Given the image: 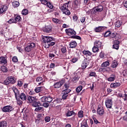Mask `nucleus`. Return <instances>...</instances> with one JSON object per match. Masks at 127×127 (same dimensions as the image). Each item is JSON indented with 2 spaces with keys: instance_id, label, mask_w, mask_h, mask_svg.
Returning a JSON list of instances; mask_svg holds the SVG:
<instances>
[{
  "instance_id": "obj_1",
  "label": "nucleus",
  "mask_w": 127,
  "mask_h": 127,
  "mask_svg": "<svg viewBox=\"0 0 127 127\" xmlns=\"http://www.w3.org/2000/svg\"><path fill=\"white\" fill-rule=\"evenodd\" d=\"M42 40L43 41V46H44L45 48H49L50 46L55 45V42H52L55 41V38L53 37L43 36Z\"/></svg>"
},
{
  "instance_id": "obj_2",
  "label": "nucleus",
  "mask_w": 127,
  "mask_h": 127,
  "mask_svg": "<svg viewBox=\"0 0 127 127\" xmlns=\"http://www.w3.org/2000/svg\"><path fill=\"white\" fill-rule=\"evenodd\" d=\"M65 32L68 36H70L72 39H78V40H81V38L80 36L76 35L77 33L74 30V29L68 28L65 29Z\"/></svg>"
},
{
  "instance_id": "obj_3",
  "label": "nucleus",
  "mask_w": 127,
  "mask_h": 127,
  "mask_svg": "<svg viewBox=\"0 0 127 127\" xmlns=\"http://www.w3.org/2000/svg\"><path fill=\"white\" fill-rule=\"evenodd\" d=\"M71 2V1H68L67 2H66L63 4H61L60 6V9L62 10L63 13L66 14V15H70L71 12L69 10V3Z\"/></svg>"
},
{
  "instance_id": "obj_4",
  "label": "nucleus",
  "mask_w": 127,
  "mask_h": 127,
  "mask_svg": "<svg viewBox=\"0 0 127 127\" xmlns=\"http://www.w3.org/2000/svg\"><path fill=\"white\" fill-rule=\"evenodd\" d=\"M16 79L12 76H8L3 83L4 85H9V84H15Z\"/></svg>"
},
{
  "instance_id": "obj_5",
  "label": "nucleus",
  "mask_w": 127,
  "mask_h": 127,
  "mask_svg": "<svg viewBox=\"0 0 127 127\" xmlns=\"http://www.w3.org/2000/svg\"><path fill=\"white\" fill-rule=\"evenodd\" d=\"M35 47V43H31L30 44H28L27 46L24 48V50L25 52L29 53Z\"/></svg>"
},
{
  "instance_id": "obj_6",
  "label": "nucleus",
  "mask_w": 127,
  "mask_h": 127,
  "mask_svg": "<svg viewBox=\"0 0 127 127\" xmlns=\"http://www.w3.org/2000/svg\"><path fill=\"white\" fill-rule=\"evenodd\" d=\"M66 80L65 79H62L58 82H56L54 84V87L55 89H59V88H61L62 86L65 83Z\"/></svg>"
},
{
  "instance_id": "obj_7",
  "label": "nucleus",
  "mask_w": 127,
  "mask_h": 127,
  "mask_svg": "<svg viewBox=\"0 0 127 127\" xmlns=\"http://www.w3.org/2000/svg\"><path fill=\"white\" fill-rule=\"evenodd\" d=\"M14 110V108L10 105L4 106L2 108L3 113H11V112L13 111Z\"/></svg>"
},
{
  "instance_id": "obj_8",
  "label": "nucleus",
  "mask_w": 127,
  "mask_h": 127,
  "mask_svg": "<svg viewBox=\"0 0 127 127\" xmlns=\"http://www.w3.org/2000/svg\"><path fill=\"white\" fill-rule=\"evenodd\" d=\"M41 101L42 103L47 102V103H51L52 101H53V98L51 96H43L41 98Z\"/></svg>"
},
{
  "instance_id": "obj_9",
  "label": "nucleus",
  "mask_w": 127,
  "mask_h": 127,
  "mask_svg": "<svg viewBox=\"0 0 127 127\" xmlns=\"http://www.w3.org/2000/svg\"><path fill=\"white\" fill-rule=\"evenodd\" d=\"M82 53L84 55L85 59H87V60H90L91 61V58H92V55L93 54L91 52L84 50L82 52Z\"/></svg>"
},
{
  "instance_id": "obj_10",
  "label": "nucleus",
  "mask_w": 127,
  "mask_h": 127,
  "mask_svg": "<svg viewBox=\"0 0 127 127\" xmlns=\"http://www.w3.org/2000/svg\"><path fill=\"white\" fill-rule=\"evenodd\" d=\"M90 62H91L90 60L84 59L82 62L81 64V68L82 70H84L89 66V64H90Z\"/></svg>"
},
{
  "instance_id": "obj_11",
  "label": "nucleus",
  "mask_w": 127,
  "mask_h": 127,
  "mask_svg": "<svg viewBox=\"0 0 127 127\" xmlns=\"http://www.w3.org/2000/svg\"><path fill=\"white\" fill-rule=\"evenodd\" d=\"M71 92V89H64L62 92V99L63 100H66L68 98V94Z\"/></svg>"
},
{
  "instance_id": "obj_12",
  "label": "nucleus",
  "mask_w": 127,
  "mask_h": 127,
  "mask_svg": "<svg viewBox=\"0 0 127 127\" xmlns=\"http://www.w3.org/2000/svg\"><path fill=\"white\" fill-rule=\"evenodd\" d=\"M62 99H60V98H57L56 99L54 100V101L53 102H52L50 106L52 108H54L55 107H58V104H60V103H61V101Z\"/></svg>"
},
{
  "instance_id": "obj_13",
  "label": "nucleus",
  "mask_w": 127,
  "mask_h": 127,
  "mask_svg": "<svg viewBox=\"0 0 127 127\" xmlns=\"http://www.w3.org/2000/svg\"><path fill=\"white\" fill-rule=\"evenodd\" d=\"M0 64L5 66L7 65V58L6 57L2 56L0 57Z\"/></svg>"
},
{
  "instance_id": "obj_14",
  "label": "nucleus",
  "mask_w": 127,
  "mask_h": 127,
  "mask_svg": "<svg viewBox=\"0 0 127 127\" xmlns=\"http://www.w3.org/2000/svg\"><path fill=\"white\" fill-rule=\"evenodd\" d=\"M105 105L106 108H108V109H112V107H113V100L107 98L105 101Z\"/></svg>"
},
{
  "instance_id": "obj_15",
  "label": "nucleus",
  "mask_w": 127,
  "mask_h": 127,
  "mask_svg": "<svg viewBox=\"0 0 127 127\" xmlns=\"http://www.w3.org/2000/svg\"><path fill=\"white\" fill-rule=\"evenodd\" d=\"M97 114L99 116H103L105 113V110H104V108L101 105H98L97 110Z\"/></svg>"
},
{
  "instance_id": "obj_16",
  "label": "nucleus",
  "mask_w": 127,
  "mask_h": 127,
  "mask_svg": "<svg viewBox=\"0 0 127 127\" xmlns=\"http://www.w3.org/2000/svg\"><path fill=\"white\" fill-rule=\"evenodd\" d=\"M43 31L46 33H50V32L52 31V27L50 25L45 26V27L43 28Z\"/></svg>"
},
{
  "instance_id": "obj_17",
  "label": "nucleus",
  "mask_w": 127,
  "mask_h": 127,
  "mask_svg": "<svg viewBox=\"0 0 127 127\" xmlns=\"http://www.w3.org/2000/svg\"><path fill=\"white\" fill-rule=\"evenodd\" d=\"M104 10V7L103 5H99L94 8V11L95 13L96 12H101Z\"/></svg>"
},
{
  "instance_id": "obj_18",
  "label": "nucleus",
  "mask_w": 127,
  "mask_h": 127,
  "mask_svg": "<svg viewBox=\"0 0 127 127\" xmlns=\"http://www.w3.org/2000/svg\"><path fill=\"white\" fill-rule=\"evenodd\" d=\"M113 48V49H116V50H119V48H120V42L119 41L115 40L114 41Z\"/></svg>"
},
{
  "instance_id": "obj_19",
  "label": "nucleus",
  "mask_w": 127,
  "mask_h": 127,
  "mask_svg": "<svg viewBox=\"0 0 127 127\" xmlns=\"http://www.w3.org/2000/svg\"><path fill=\"white\" fill-rule=\"evenodd\" d=\"M27 98V100L30 104H32V103L35 102V101H37L36 97H33L30 95H28Z\"/></svg>"
},
{
  "instance_id": "obj_20",
  "label": "nucleus",
  "mask_w": 127,
  "mask_h": 127,
  "mask_svg": "<svg viewBox=\"0 0 127 127\" xmlns=\"http://www.w3.org/2000/svg\"><path fill=\"white\" fill-rule=\"evenodd\" d=\"M77 44L76 41H71L68 44L69 48H76V47H77Z\"/></svg>"
},
{
  "instance_id": "obj_21",
  "label": "nucleus",
  "mask_w": 127,
  "mask_h": 127,
  "mask_svg": "<svg viewBox=\"0 0 127 127\" xmlns=\"http://www.w3.org/2000/svg\"><path fill=\"white\" fill-rule=\"evenodd\" d=\"M94 46L100 48V49H103V46L102 45V42L100 40H96L94 42Z\"/></svg>"
},
{
  "instance_id": "obj_22",
  "label": "nucleus",
  "mask_w": 127,
  "mask_h": 127,
  "mask_svg": "<svg viewBox=\"0 0 127 127\" xmlns=\"http://www.w3.org/2000/svg\"><path fill=\"white\" fill-rule=\"evenodd\" d=\"M14 20L15 21V23L16 24L17 22L19 23L21 20H22V19L21 18V17L19 15H14Z\"/></svg>"
},
{
  "instance_id": "obj_23",
  "label": "nucleus",
  "mask_w": 127,
  "mask_h": 127,
  "mask_svg": "<svg viewBox=\"0 0 127 127\" xmlns=\"http://www.w3.org/2000/svg\"><path fill=\"white\" fill-rule=\"evenodd\" d=\"M12 90L14 92L15 94V99H17L18 97H19V90H18V89L16 88V87H13L12 88Z\"/></svg>"
},
{
  "instance_id": "obj_24",
  "label": "nucleus",
  "mask_w": 127,
  "mask_h": 127,
  "mask_svg": "<svg viewBox=\"0 0 127 127\" xmlns=\"http://www.w3.org/2000/svg\"><path fill=\"white\" fill-rule=\"evenodd\" d=\"M75 113L73 111H69L67 110V112L65 113L66 117H72V116H75Z\"/></svg>"
},
{
  "instance_id": "obj_25",
  "label": "nucleus",
  "mask_w": 127,
  "mask_h": 127,
  "mask_svg": "<svg viewBox=\"0 0 127 127\" xmlns=\"http://www.w3.org/2000/svg\"><path fill=\"white\" fill-rule=\"evenodd\" d=\"M8 8V7H7V5H4L0 8V13L2 14L3 13V12H5V11H6L7 10V9Z\"/></svg>"
},
{
  "instance_id": "obj_26",
  "label": "nucleus",
  "mask_w": 127,
  "mask_h": 127,
  "mask_svg": "<svg viewBox=\"0 0 127 127\" xmlns=\"http://www.w3.org/2000/svg\"><path fill=\"white\" fill-rule=\"evenodd\" d=\"M121 85V83L120 82H115L114 83H111L110 85L111 88L113 89H116V88H118V87H120Z\"/></svg>"
},
{
  "instance_id": "obj_27",
  "label": "nucleus",
  "mask_w": 127,
  "mask_h": 127,
  "mask_svg": "<svg viewBox=\"0 0 127 127\" xmlns=\"http://www.w3.org/2000/svg\"><path fill=\"white\" fill-rule=\"evenodd\" d=\"M19 97L22 101H26V95L23 93H21L19 95Z\"/></svg>"
},
{
  "instance_id": "obj_28",
  "label": "nucleus",
  "mask_w": 127,
  "mask_h": 127,
  "mask_svg": "<svg viewBox=\"0 0 127 127\" xmlns=\"http://www.w3.org/2000/svg\"><path fill=\"white\" fill-rule=\"evenodd\" d=\"M79 79H80V76L75 75L72 77V81L73 83H77V81H79Z\"/></svg>"
},
{
  "instance_id": "obj_29",
  "label": "nucleus",
  "mask_w": 127,
  "mask_h": 127,
  "mask_svg": "<svg viewBox=\"0 0 127 127\" xmlns=\"http://www.w3.org/2000/svg\"><path fill=\"white\" fill-rule=\"evenodd\" d=\"M32 104L33 107H34L35 108H37V107H40V106H41V103H40L39 101L37 102L36 101H35Z\"/></svg>"
},
{
  "instance_id": "obj_30",
  "label": "nucleus",
  "mask_w": 127,
  "mask_h": 127,
  "mask_svg": "<svg viewBox=\"0 0 127 127\" xmlns=\"http://www.w3.org/2000/svg\"><path fill=\"white\" fill-rule=\"evenodd\" d=\"M43 89L44 88L42 86L38 87L35 89L34 91L36 93H40V92H42V91H43Z\"/></svg>"
},
{
  "instance_id": "obj_31",
  "label": "nucleus",
  "mask_w": 127,
  "mask_h": 127,
  "mask_svg": "<svg viewBox=\"0 0 127 127\" xmlns=\"http://www.w3.org/2000/svg\"><path fill=\"white\" fill-rule=\"evenodd\" d=\"M118 64H118V62L116 60H114L112 62V63L111 64V67L112 68H117Z\"/></svg>"
},
{
  "instance_id": "obj_32",
  "label": "nucleus",
  "mask_w": 127,
  "mask_h": 127,
  "mask_svg": "<svg viewBox=\"0 0 127 127\" xmlns=\"http://www.w3.org/2000/svg\"><path fill=\"white\" fill-rule=\"evenodd\" d=\"M80 127H89L88 123H87V120H84L82 122Z\"/></svg>"
},
{
  "instance_id": "obj_33",
  "label": "nucleus",
  "mask_w": 127,
  "mask_h": 127,
  "mask_svg": "<svg viewBox=\"0 0 127 127\" xmlns=\"http://www.w3.org/2000/svg\"><path fill=\"white\" fill-rule=\"evenodd\" d=\"M0 69L1 71H2V72H3V73H7V72L8 71V70L7 69V67H6L5 65H2V66L0 67Z\"/></svg>"
},
{
  "instance_id": "obj_34",
  "label": "nucleus",
  "mask_w": 127,
  "mask_h": 127,
  "mask_svg": "<svg viewBox=\"0 0 127 127\" xmlns=\"http://www.w3.org/2000/svg\"><path fill=\"white\" fill-rule=\"evenodd\" d=\"M103 28H104V27L99 26L95 28L94 30L95 32H101V31H103Z\"/></svg>"
},
{
  "instance_id": "obj_35",
  "label": "nucleus",
  "mask_w": 127,
  "mask_h": 127,
  "mask_svg": "<svg viewBox=\"0 0 127 127\" xmlns=\"http://www.w3.org/2000/svg\"><path fill=\"white\" fill-rule=\"evenodd\" d=\"M100 49L99 48H98V47H96V46H94V47L92 48V51L93 53H97L100 51Z\"/></svg>"
},
{
  "instance_id": "obj_36",
  "label": "nucleus",
  "mask_w": 127,
  "mask_h": 127,
  "mask_svg": "<svg viewBox=\"0 0 127 127\" xmlns=\"http://www.w3.org/2000/svg\"><path fill=\"white\" fill-rule=\"evenodd\" d=\"M61 51L62 53L63 54H65V53H67V48L65 46H62L61 48Z\"/></svg>"
},
{
  "instance_id": "obj_37",
  "label": "nucleus",
  "mask_w": 127,
  "mask_h": 127,
  "mask_svg": "<svg viewBox=\"0 0 127 127\" xmlns=\"http://www.w3.org/2000/svg\"><path fill=\"white\" fill-rule=\"evenodd\" d=\"M7 127V122L6 121L0 122V127Z\"/></svg>"
},
{
  "instance_id": "obj_38",
  "label": "nucleus",
  "mask_w": 127,
  "mask_h": 127,
  "mask_svg": "<svg viewBox=\"0 0 127 127\" xmlns=\"http://www.w3.org/2000/svg\"><path fill=\"white\" fill-rule=\"evenodd\" d=\"M12 4L13 7H14L15 8V7H18V6H19V5H20V3H19V1H14L12 3Z\"/></svg>"
},
{
  "instance_id": "obj_39",
  "label": "nucleus",
  "mask_w": 127,
  "mask_h": 127,
  "mask_svg": "<svg viewBox=\"0 0 127 127\" xmlns=\"http://www.w3.org/2000/svg\"><path fill=\"white\" fill-rule=\"evenodd\" d=\"M109 65H110V61H107L106 62H104L101 64L102 67H108V66H109Z\"/></svg>"
},
{
  "instance_id": "obj_40",
  "label": "nucleus",
  "mask_w": 127,
  "mask_h": 127,
  "mask_svg": "<svg viewBox=\"0 0 127 127\" xmlns=\"http://www.w3.org/2000/svg\"><path fill=\"white\" fill-rule=\"evenodd\" d=\"M52 21L54 23H56V24H60V21L61 20L60 19H58L56 18H53Z\"/></svg>"
},
{
  "instance_id": "obj_41",
  "label": "nucleus",
  "mask_w": 127,
  "mask_h": 127,
  "mask_svg": "<svg viewBox=\"0 0 127 127\" xmlns=\"http://www.w3.org/2000/svg\"><path fill=\"white\" fill-rule=\"evenodd\" d=\"M112 32L110 31H107L104 34V37H109V36H111V34Z\"/></svg>"
},
{
  "instance_id": "obj_42",
  "label": "nucleus",
  "mask_w": 127,
  "mask_h": 127,
  "mask_svg": "<svg viewBox=\"0 0 127 127\" xmlns=\"http://www.w3.org/2000/svg\"><path fill=\"white\" fill-rule=\"evenodd\" d=\"M84 112L83 111H80L78 112L77 116L78 118H83L84 117V114H83Z\"/></svg>"
},
{
  "instance_id": "obj_43",
  "label": "nucleus",
  "mask_w": 127,
  "mask_h": 127,
  "mask_svg": "<svg viewBox=\"0 0 127 127\" xmlns=\"http://www.w3.org/2000/svg\"><path fill=\"white\" fill-rule=\"evenodd\" d=\"M82 89H83V86H80L77 87L76 88V93H80V92H81Z\"/></svg>"
},
{
  "instance_id": "obj_44",
  "label": "nucleus",
  "mask_w": 127,
  "mask_h": 127,
  "mask_svg": "<svg viewBox=\"0 0 127 127\" xmlns=\"http://www.w3.org/2000/svg\"><path fill=\"white\" fill-rule=\"evenodd\" d=\"M7 23H9V24H12V23H15V21H14V19L13 18H10L8 21H7Z\"/></svg>"
},
{
  "instance_id": "obj_45",
  "label": "nucleus",
  "mask_w": 127,
  "mask_h": 127,
  "mask_svg": "<svg viewBox=\"0 0 127 127\" xmlns=\"http://www.w3.org/2000/svg\"><path fill=\"white\" fill-rule=\"evenodd\" d=\"M22 14H23V15H27V14H28V10H27V9H23Z\"/></svg>"
},
{
  "instance_id": "obj_46",
  "label": "nucleus",
  "mask_w": 127,
  "mask_h": 127,
  "mask_svg": "<svg viewBox=\"0 0 127 127\" xmlns=\"http://www.w3.org/2000/svg\"><path fill=\"white\" fill-rule=\"evenodd\" d=\"M12 62H14V63H16L18 62V59H17V57L14 56L12 59Z\"/></svg>"
},
{
  "instance_id": "obj_47",
  "label": "nucleus",
  "mask_w": 127,
  "mask_h": 127,
  "mask_svg": "<svg viewBox=\"0 0 127 127\" xmlns=\"http://www.w3.org/2000/svg\"><path fill=\"white\" fill-rule=\"evenodd\" d=\"M42 110H43V107H40L39 106L35 108V112L39 113V112H40V111H42Z\"/></svg>"
},
{
  "instance_id": "obj_48",
  "label": "nucleus",
  "mask_w": 127,
  "mask_h": 127,
  "mask_svg": "<svg viewBox=\"0 0 127 127\" xmlns=\"http://www.w3.org/2000/svg\"><path fill=\"white\" fill-rule=\"evenodd\" d=\"M79 59H80V58H73V59H72L70 61L72 63H76V62H77L78 61V60H79Z\"/></svg>"
},
{
  "instance_id": "obj_49",
  "label": "nucleus",
  "mask_w": 127,
  "mask_h": 127,
  "mask_svg": "<svg viewBox=\"0 0 127 127\" xmlns=\"http://www.w3.org/2000/svg\"><path fill=\"white\" fill-rule=\"evenodd\" d=\"M16 100H17V103L18 104V105H19V106H21V105H22V104H23V102H22V101H21L20 99H18V97H17V98H16Z\"/></svg>"
},
{
  "instance_id": "obj_50",
  "label": "nucleus",
  "mask_w": 127,
  "mask_h": 127,
  "mask_svg": "<svg viewBox=\"0 0 127 127\" xmlns=\"http://www.w3.org/2000/svg\"><path fill=\"white\" fill-rule=\"evenodd\" d=\"M69 84L64 82V90H70V89H69Z\"/></svg>"
},
{
  "instance_id": "obj_51",
  "label": "nucleus",
  "mask_w": 127,
  "mask_h": 127,
  "mask_svg": "<svg viewBox=\"0 0 127 127\" xmlns=\"http://www.w3.org/2000/svg\"><path fill=\"white\" fill-rule=\"evenodd\" d=\"M121 25H122V23H121L120 21H117L115 24V27H121Z\"/></svg>"
},
{
  "instance_id": "obj_52",
  "label": "nucleus",
  "mask_w": 127,
  "mask_h": 127,
  "mask_svg": "<svg viewBox=\"0 0 127 127\" xmlns=\"http://www.w3.org/2000/svg\"><path fill=\"white\" fill-rule=\"evenodd\" d=\"M43 80V78L41 76H39L36 78V81L37 82H41Z\"/></svg>"
},
{
  "instance_id": "obj_53",
  "label": "nucleus",
  "mask_w": 127,
  "mask_h": 127,
  "mask_svg": "<svg viewBox=\"0 0 127 127\" xmlns=\"http://www.w3.org/2000/svg\"><path fill=\"white\" fill-rule=\"evenodd\" d=\"M40 1H41V3L43 4H44L45 5H46L48 3V1L47 0H39Z\"/></svg>"
},
{
  "instance_id": "obj_54",
  "label": "nucleus",
  "mask_w": 127,
  "mask_h": 127,
  "mask_svg": "<svg viewBox=\"0 0 127 127\" xmlns=\"http://www.w3.org/2000/svg\"><path fill=\"white\" fill-rule=\"evenodd\" d=\"M96 72L95 71H91L89 74V76L90 77H96Z\"/></svg>"
},
{
  "instance_id": "obj_55",
  "label": "nucleus",
  "mask_w": 127,
  "mask_h": 127,
  "mask_svg": "<svg viewBox=\"0 0 127 127\" xmlns=\"http://www.w3.org/2000/svg\"><path fill=\"white\" fill-rule=\"evenodd\" d=\"M47 6H48L49 7V8H50L51 9H52V8H53V7H54L53 5L52 4H51V3H50V2H48V3L47 4Z\"/></svg>"
},
{
  "instance_id": "obj_56",
  "label": "nucleus",
  "mask_w": 127,
  "mask_h": 127,
  "mask_svg": "<svg viewBox=\"0 0 127 127\" xmlns=\"http://www.w3.org/2000/svg\"><path fill=\"white\" fill-rule=\"evenodd\" d=\"M43 107L46 108H48V107H49V103L47 102H44L43 104Z\"/></svg>"
},
{
  "instance_id": "obj_57",
  "label": "nucleus",
  "mask_w": 127,
  "mask_h": 127,
  "mask_svg": "<svg viewBox=\"0 0 127 127\" xmlns=\"http://www.w3.org/2000/svg\"><path fill=\"white\" fill-rule=\"evenodd\" d=\"M17 82V86H18V87H21L22 85H23V82L22 81L18 80Z\"/></svg>"
},
{
  "instance_id": "obj_58",
  "label": "nucleus",
  "mask_w": 127,
  "mask_h": 127,
  "mask_svg": "<svg viewBox=\"0 0 127 127\" xmlns=\"http://www.w3.org/2000/svg\"><path fill=\"white\" fill-rule=\"evenodd\" d=\"M115 76L110 77L108 78V81H109V82H113V81H115Z\"/></svg>"
},
{
  "instance_id": "obj_59",
  "label": "nucleus",
  "mask_w": 127,
  "mask_h": 127,
  "mask_svg": "<svg viewBox=\"0 0 127 127\" xmlns=\"http://www.w3.org/2000/svg\"><path fill=\"white\" fill-rule=\"evenodd\" d=\"M50 69H54L55 68V64L51 63L50 65Z\"/></svg>"
},
{
  "instance_id": "obj_60",
  "label": "nucleus",
  "mask_w": 127,
  "mask_h": 127,
  "mask_svg": "<svg viewBox=\"0 0 127 127\" xmlns=\"http://www.w3.org/2000/svg\"><path fill=\"white\" fill-rule=\"evenodd\" d=\"M93 120L94 123H95L96 124V125H97L98 124H100V122H99L98 120H97V118H93Z\"/></svg>"
},
{
  "instance_id": "obj_61",
  "label": "nucleus",
  "mask_w": 127,
  "mask_h": 127,
  "mask_svg": "<svg viewBox=\"0 0 127 127\" xmlns=\"http://www.w3.org/2000/svg\"><path fill=\"white\" fill-rule=\"evenodd\" d=\"M85 20H86V18H85V17H81L80 18V22L82 23H84V22H85Z\"/></svg>"
},
{
  "instance_id": "obj_62",
  "label": "nucleus",
  "mask_w": 127,
  "mask_h": 127,
  "mask_svg": "<svg viewBox=\"0 0 127 127\" xmlns=\"http://www.w3.org/2000/svg\"><path fill=\"white\" fill-rule=\"evenodd\" d=\"M123 121L127 122V112L125 113V115L123 117Z\"/></svg>"
},
{
  "instance_id": "obj_63",
  "label": "nucleus",
  "mask_w": 127,
  "mask_h": 127,
  "mask_svg": "<svg viewBox=\"0 0 127 127\" xmlns=\"http://www.w3.org/2000/svg\"><path fill=\"white\" fill-rule=\"evenodd\" d=\"M50 117H46L45 119V122H47V123H49V122H50Z\"/></svg>"
},
{
  "instance_id": "obj_64",
  "label": "nucleus",
  "mask_w": 127,
  "mask_h": 127,
  "mask_svg": "<svg viewBox=\"0 0 127 127\" xmlns=\"http://www.w3.org/2000/svg\"><path fill=\"white\" fill-rule=\"evenodd\" d=\"M123 4L125 7H126V8H127V1H124L123 2Z\"/></svg>"
}]
</instances>
